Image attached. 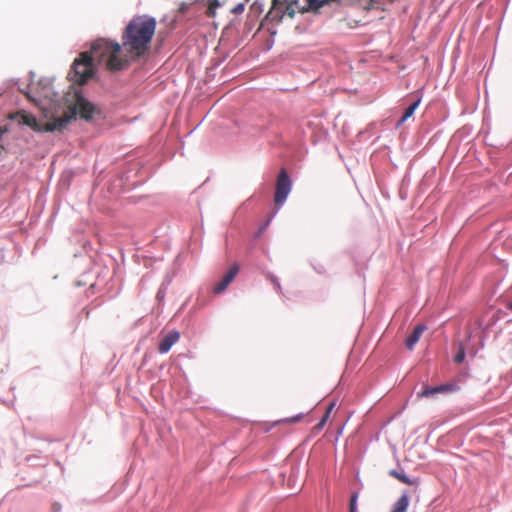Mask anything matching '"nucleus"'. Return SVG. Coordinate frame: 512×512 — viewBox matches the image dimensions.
<instances>
[{"mask_svg":"<svg viewBox=\"0 0 512 512\" xmlns=\"http://www.w3.org/2000/svg\"><path fill=\"white\" fill-rule=\"evenodd\" d=\"M156 20L148 15L136 16L130 20L122 33V46L130 61L145 56L156 31Z\"/></svg>","mask_w":512,"mask_h":512,"instance_id":"obj_1","label":"nucleus"},{"mask_svg":"<svg viewBox=\"0 0 512 512\" xmlns=\"http://www.w3.org/2000/svg\"><path fill=\"white\" fill-rule=\"evenodd\" d=\"M93 60L98 64H104L106 69L115 72L127 68L130 59L125 55L122 44L106 38H99L91 44L88 51Z\"/></svg>","mask_w":512,"mask_h":512,"instance_id":"obj_2","label":"nucleus"},{"mask_svg":"<svg viewBox=\"0 0 512 512\" xmlns=\"http://www.w3.org/2000/svg\"><path fill=\"white\" fill-rule=\"evenodd\" d=\"M10 118L16 120L19 124L29 126L34 131L37 132H52L55 130H61L70 122V118L59 117L53 119L50 122L45 123L44 125H41L38 123L37 119L32 114L27 113L23 110L12 114Z\"/></svg>","mask_w":512,"mask_h":512,"instance_id":"obj_3","label":"nucleus"},{"mask_svg":"<svg viewBox=\"0 0 512 512\" xmlns=\"http://www.w3.org/2000/svg\"><path fill=\"white\" fill-rule=\"evenodd\" d=\"M95 61L88 51L82 52L74 60L69 73L72 81L79 85L85 84L95 73Z\"/></svg>","mask_w":512,"mask_h":512,"instance_id":"obj_4","label":"nucleus"},{"mask_svg":"<svg viewBox=\"0 0 512 512\" xmlns=\"http://www.w3.org/2000/svg\"><path fill=\"white\" fill-rule=\"evenodd\" d=\"M96 112L97 108L94 104L86 100L83 96L77 95L75 104L71 107V115L65 117L71 120L75 115H79L82 119L89 121Z\"/></svg>","mask_w":512,"mask_h":512,"instance_id":"obj_5","label":"nucleus"},{"mask_svg":"<svg viewBox=\"0 0 512 512\" xmlns=\"http://www.w3.org/2000/svg\"><path fill=\"white\" fill-rule=\"evenodd\" d=\"M291 191V180L288 176L285 169H281L277 181H276V188H275V195H274V202L276 205L280 206L282 205L288 194Z\"/></svg>","mask_w":512,"mask_h":512,"instance_id":"obj_6","label":"nucleus"},{"mask_svg":"<svg viewBox=\"0 0 512 512\" xmlns=\"http://www.w3.org/2000/svg\"><path fill=\"white\" fill-rule=\"evenodd\" d=\"M458 386L453 383L443 384L435 387H425L417 393L418 398L430 397L438 393H449L458 390Z\"/></svg>","mask_w":512,"mask_h":512,"instance_id":"obj_7","label":"nucleus"},{"mask_svg":"<svg viewBox=\"0 0 512 512\" xmlns=\"http://www.w3.org/2000/svg\"><path fill=\"white\" fill-rule=\"evenodd\" d=\"M238 271H239L238 265L233 264L231 266V268L224 274L221 281L218 282L214 286L213 292L216 294L222 293L228 287V285L233 281V279L236 277V275L238 274Z\"/></svg>","mask_w":512,"mask_h":512,"instance_id":"obj_8","label":"nucleus"},{"mask_svg":"<svg viewBox=\"0 0 512 512\" xmlns=\"http://www.w3.org/2000/svg\"><path fill=\"white\" fill-rule=\"evenodd\" d=\"M180 338V334L178 331H170L164 338L160 341L158 346V351L161 354L167 353L171 347L178 342Z\"/></svg>","mask_w":512,"mask_h":512,"instance_id":"obj_9","label":"nucleus"},{"mask_svg":"<svg viewBox=\"0 0 512 512\" xmlns=\"http://www.w3.org/2000/svg\"><path fill=\"white\" fill-rule=\"evenodd\" d=\"M425 330L426 326L422 324H419L414 328L413 332L407 337L405 341L407 349L412 350L414 348Z\"/></svg>","mask_w":512,"mask_h":512,"instance_id":"obj_10","label":"nucleus"},{"mask_svg":"<svg viewBox=\"0 0 512 512\" xmlns=\"http://www.w3.org/2000/svg\"><path fill=\"white\" fill-rule=\"evenodd\" d=\"M283 6V3L279 2L278 0H273V5L267 14V18L275 22L281 21L284 16Z\"/></svg>","mask_w":512,"mask_h":512,"instance_id":"obj_11","label":"nucleus"},{"mask_svg":"<svg viewBox=\"0 0 512 512\" xmlns=\"http://www.w3.org/2000/svg\"><path fill=\"white\" fill-rule=\"evenodd\" d=\"M389 475L392 476L393 478L399 480L402 483L412 485V486L419 485L418 478L411 479V478L407 477L403 472H399L398 470H395V469L390 470Z\"/></svg>","mask_w":512,"mask_h":512,"instance_id":"obj_12","label":"nucleus"},{"mask_svg":"<svg viewBox=\"0 0 512 512\" xmlns=\"http://www.w3.org/2000/svg\"><path fill=\"white\" fill-rule=\"evenodd\" d=\"M409 506V495L404 492L393 505L391 512H406Z\"/></svg>","mask_w":512,"mask_h":512,"instance_id":"obj_13","label":"nucleus"},{"mask_svg":"<svg viewBox=\"0 0 512 512\" xmlns=\"http://www.w3.org/2000/svg\"><path fill=\"white\" fill-rule=\"evenodd\" d=\"M420 104V99L414 101L408 108H406L404 114L398 121V126L403 124L407 119L411 118L414 115L415 110Z\"/></svg>","mask_w":512,"mask_h":512,"instance_id":"obj_14","label":"nucleus"},{"mask_svg":"<svg viewBox=\"0 0 512 512\" xmlns=\"http://www.w3.org/2000/svg\"><path fill=\"white\" fill-rule=\"evenodd\" d=\"M329 0H306L307 5L301 9L302 12L307 11L309 9L316 10L322 7L324 4L328 3Z\"/></svg>","mask_w":512,"mask_h":512,"instance_id":"obj_15","label":"nucleus"},{"mask_svg":"<svg viewBox=\"0 0 512 512\" xmlns=\"http://www.w3.org/2000/svg\"><path fill=\"white\" fill-rule=\"evenodd\" d=\"M219 6V2L218 0H211L209 2V6H208V9H207V15L209 17H213L215 15V10L216 8Z\"/></svg>","mask_w":512,"mask_h":512,"instance_id":"obj_16","label":"nucleus"},{"mask_svg":"<svg viewBox=\"0 0 512 512\" xmlns=\"http://www.w3.org/2000/svg\"><path fill=\"white\" fill-rule=\"evenodd\" d=\"M357 499H358V493H353L350 498L349 503V512H357Z\"/></svg>","mask_w":512,"mask_h":512,"instance_id":"obj_17","label":"nucleus"},{"mask_svg":"<svg viewBox=\"0 0 512 512\" xmlns=\"http://www.w3.org/2000/svg\"><path fill=\"white\" fill-rule=\"evenodd\" d=\"M465 359V351H464V348L462 346H460L458 352L456 353L455 357H454V361L456 363H462Z\"/></svg>","mask_w":512,"mask_h":512,"instance_id":"obj_18","label":"nucleus"},{"mask_svg":"<svg viewBox=\"0 0 512 512\" xmlns=\"http://www.w3.org/2000/svg\"><path fill=\"white\" fill-rule=\"evenodd\" d=\"M328 418H329V414L325 413L323 415V417L321 418V420L319 421V423L315 425L314 430H317V431L321 430L325 426L326 422L328 421Z\"/></svg>","mask_w":512,"mask_h":512,"instance_id":"obj_19","label":"nucleus"},{"mask_svg":"<svg viewBox=\"0 0 512 512\" xmlns=\"http://www.w3.org/2000/svg\"><path fill=\"white\" fill-rule=\"evenodd\" d=\"M328 418H329V414L325 413L323 415V417L321 418V420L319 421V423L315 425L314 430H317V431L321 430L325 426L326 422L328 421Z\"/></svg>","mask_w":512,"mask_h":512,"instance_id":"obj_20","label":"nucleus"},{"mask_svg":"<svg viewBox=\"0 0 512 512\" xmlns=\"http://www.w3.org/2000/svg\"><path fill=\"white\" fill-rule=\"evenodd\" d=\"M328 418H329V414L325 413L323 415V417L321 418V420L319 421V423L315 425L314 430H317V431L321 430L325 426L326 422L328 421Z\"/></svg>","mask_w":512,"mask_h":512,"instance_id":"obj_21","label":"nucleus"},{"mask_svg":"<svg viewBox=\"0 0 512 512\" xmlns=\"http://www.w3.org/2000/svg\"><path fill=\"white\" fill-rule=\"evenodd\" d=\"M328 418H329V414L325 413L323 415V417L321 418V420L319 421V423L315 425L314 430H317V431L321 430L325 426L326 422L328 421Z\"/></svg>","mask_w":512,"mask_h":512,"instance_id":"obj_22","label":"nucleus"},{"mask_svg":"<svg viewBox=\"0 0 512 512\" xmlns=\"http://www.w3.org/2000/svg\"><path fill=\"white\" fill-rule=\"evenodd\" d=\"M283 12H284V14H287L289 17L292 18L294 16L295 10L292 7V5L289 4V5H284L283 6Z\"/></svg>","mask_w":512,"mask_h":512,"instance_id":"obj_23","label":"nucleus"},{"mask_svg":"<svg viewBox=\"0 0 512 512\" xmlns=\"http://www.w3.org/2000/svg\"><path fill=\"white\" fill-rule=\"evenodd\" d=\"M244 10V4L243 3H240L238 5H236L233 9H232V12L234 14H240L242 13Z\"/></svg>","mask_w":512,"mask_h":512,"instance_id":"obj_24","label":"nucleus"},{"mask_svg":"<svg viewBox=\"0 0 512 512\" xmlns=\"http://www.w3.org/2000/svg\"><path fill=\"white\" fill-rule=\"evenodd\" d=\"M188 8H189V4L183 2V3L180 4V6L178 8V12L179 13H185L188 10Z\"/></svg>","mask_w":512,"mask_h":512,"instance_id":"obj_25","label":"nucleus"},{"mask_svg":"<svg viewBox=\"0 0 512 512\" xmlns=\"http://www.w3.org/2000/svg\"><path fill=\"white\" fill-rule=\"evenodd\" d=\"M301 418H302V415H301V414H299V415H297V416H295V417L288 418V419H286L285 421H286V422H289V423H295V422L300 421V420H301Z\"/></svg>","mask_w":512,"mask_h":512,"instance_id":"obj_26","label":"nucleus"},{"mask_svg":"<svg viewBox=\"0 0 512 512\" xmlns=\"http://www.w3.org/2000/svg\"><path fill=\"white\" fill-rule=\"evenodd\" d=\"M334 407H335V402L330 403L329 406L327 407L325 413L330 415V413L333 411Z\"/></svg>","mask_w":512,"mask_h":512,"instance_id":"obj_27","label":"nucleus"},{"mask_svg":"<svg viewBox=\"0 0 512 512\" xmlns=\"http://www.w3.org/2000/svg\"><path fill=\"white\" fill-rule=\"evenodd\" d=\"M25 95L28 99H30L31 101L35 102L36 103V99L32 98V96L30 95L29 92H25Z\"/></svg>","mask_w":512,"mask_h":512,"instance_id":"obj_28","label":"nucleus"},{"mask_svg":"<svg viewBox=\"0 0 512 512\" xmlns=\"http://www.w3.org/2000/svg\"><path fill=\"white\" fill-rule=\"evenodd\" d=\"M83 312L85 313V317L86 318H89L90 317V311L87 310V309H83Z\"/></svg>","mask_w":512,"mask_h":512,"instance_id":"obj_29","label":"nucleus"},{"mask_svg":"<svg viewBox=\"0 0 512 512\" xmlns=\"http://www.w3.org/2000/svg\"><path fill=\"white\" fill-rule=\"evenodd\" d=\"M5 150L4 146L0 144V155L2 154V152Z\"/></svg>","mask_w":512,"mask_h":512,"instance_id":"obj_30","label":"nucleus"},{"mask_svg":"<svg viewBox=\"0 0 512 512\" xmlns=\"http://www.w3.org/2000/svg\"><path fill=\"white\" fill-rule=\"evenodd\" d=\"M508 309L512 311V302L508 304Z\"/></svg>","mask_w":512,"mask_h":512,"instance_id":"obj_31","label":"nucleus"}]
</instances>
